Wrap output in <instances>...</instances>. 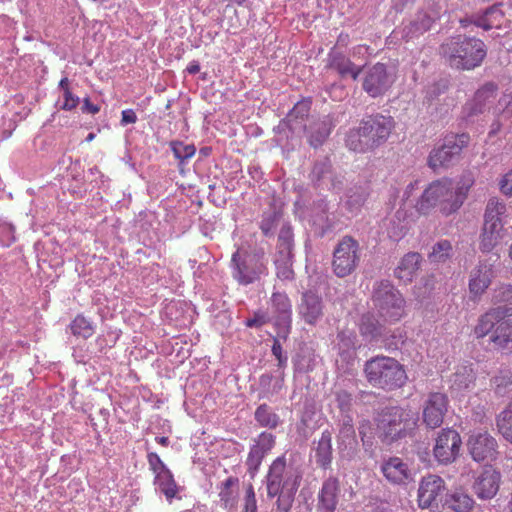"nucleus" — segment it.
<instances>
[{
  "label": "nucleus",
  "instance_id": "1",
  "mask_svg": "<svg viewBox=\"0 0 512 512\" xmlns=\"http://www.w3.org/2000/svg\"><path fill=\"white\" fill-rule=\"evenodd\" d=\"M473 179L463 177L456 186L450 178L432 181L418 198L415 209L421 215H430L433 211L448 217L455 214L468 197Z\"/></svg>",
  "mask_w": 512,
  "mask_h": 512
},
{
  "label": "nucleus",
  "instance_id": "2",
  "mask_svg": "<svg viewBox=\"0 0 512 512\" xmlns=\"http://www.w3.org/2000/svg\"><path fill=\"white\" fill-rule=\"evenodd\" d=\"M301 479L302 475L297 469L287 468L284 455L271 463L266 475V488L269 498L278 497L277 512H290Z\"/></svg>",
  "mask_w": 512,
  "mask_h": 512
},
{
  "label": "nucleus",
  "instance_id": "3",
  "mask_svg": "<svg viewBox=\"0 0 512 512\" xmlns=\"http://www.w3.org/2000/svg\"><path fill=\"white\" fill-rule=\"evenodd\" d=\"M472 332L478 340L488 337L489 344L495 350L512 348V308H489L479 316Z\"/></svg>",
  "mask_w": 512,
  "mask_h": 512
},
{
  "label": "nucleus",
  "instance_id": "4",
  "mask_svg": "<svg viewBox=\"0 0 512 512\" xmlns=\"http://www.w3.org/2000/svg\"><path fill=\"white\" fill-rule=\"evenodd\" d=\"M395 127L391 116L370 115L360 122L357 129L349 131L347 147L355 152H367L386 142Z\"/></svg>",
  "mask_w": 512,
  "mask_h": 512
},
{
  "label": "nucleus",
  "instance_id": "5",
  "mask_svg": "<svg viewBox=\"0 0 512 512\" xmlns=\"http://www.w3.org/2000/svg\"><path fill=\"white\" fill-rule=\"evenodd\" d=\"M441 53L451 68L472 70L486 57V46L480 39L458 35L441 45Z\"/></svg>",
  "mask_w": 512,
  "mask_h": 512
},
{
  "label": "nucleus",
  "instance_id": "6",
  "mask_svg": "<svg viewBox=\"0 0 512 512\" xmlns=\"http://www.w3.org/2000/svg\"><path fill=\"white\" fill-rule=\"evenodd\" d=\"M364 374L370 385L386 391L403 387L408 379L404 366L395 358L384 355L366 361Z\"/></svg>",
  "mask_w": 512,
  "mask_h": 512
},
{
  "label": "nucleus",
  "instance_id": "7",
  "mask_svg": "<svg viewBox=\"0 0 512 512\" xmlns=\"http://www.w3.org/2000/svg\"><path fill=\"white\" fill-rule=\"evenodd\" d=\"M507 206L497 198H491L485 209L484 223L480 234L479 248L483 253L491 252L508 235Z\"/></svg>",
  "mask_w": 512,
  "mask_h": 512
},
{
  "label": "nucleus",
  "instance_id": "8",
  "mask_svg": "<svg viewBox=\"0 0 512 512\" xmlns=\"http://www.w3.org/2000/svg\"><path fill=\"white\" fill-rule=\"evenodd\" d=\"M418 416L409 407H389L378 419L383 441L392 442L411 435L417 427Z\"/></svg>",
  "mask_w": 512,
  "mask_h": 512
},
{
  "label": "nucleus",
  "instance_id": "9",
  "mask_svg": "<svg viewBox=\"0 0 512 512\" xmlns=\"http://www.w3.org/2000/svg\"><path fill=\"white\" fill-rule=\"evenodd\" d=\"M372 302L379 318L394 324L405 316V299L389 281H381L374 287Z\"/></svg>",
  "mask_w": 512,
  "mask_h": 512
},
{
  "label": "nucleus",
  "instance_id": "10",
  "mask_svg": "<svg viewBox=\"0 0 512 512\" xmlns=\"http://www.w3.org/2000/svg\"><path fill=\"white\" fill-rule=\"evenodd\" d=\"M233 277L241 285H248L258 281L263 275L268 274L267 265L262 255L244 254L239 249L231 258Z\"/></svg>",
  "mask_w": 512,
  "mask_h": 512
},
{
  "label": "nucleus",
  "instance_id": "11",
  "mask_svg": "<svg viewBox=\"0 0 512 512\" xmlns=\"http://www.w3.org/2000/svg\"><path fill=\"white\" fill-rule=\"evenodd\" d=\"M360 248L358 242L351 236L343 237L333 253L332 267L338 277L350 275L358 266Z\"/></svg>",
  "mask_w": 512,
  "mask_h": 512
},
{
  "label": "nucleus",
  "instance_id": "12",
  "mask_svg": "<svg viewBox=\"0 0 512 512\" xmlns=\"http://www.w3.org/2000/svg\"><path fill=\"white\" fill-rule=\"evenodd\" d=\"M469 453L474 461H493L498 455L496 439L487 431L473 432L467 441Z\"/></svg>",
  "mask_w": 512,
  "mask_h": 512
},
{
  "label": "nucleus",
  "instance_id": "13",
  "mask_svg": "<svg viewBox=\"0 0 512 512\" xmlns=\"http://www.w3.org/2000/svg\"><path fill=\"white\" fill-rule=\"evenodd\" d=\"M449 399L441 392H431L423 404L422 419L424 424L435 429L442 425L448 411Z\"/></svg>",
  "mask_w": 512,
  "mask_h": 512
},
{
  "label": "nucleus",
  "instance_id": "14",
  "mask_svg": "<svg viewBox=\"0 0 512 512\" xmlns=\"http://www.w3.org/2000/svg\"><path fill=\"white\" fill-rule=\"evenodd\" d=\"M501 479V473L496 468L491 465L484 466L474 479L473 492L480 500H490L497 495Z\"/></svg>",
  "mask_w": 512,
  "mask_h": 512
},
{
  "label": "nucleus",
  "instance_id": "15",
  "mask_svg": "<svg viewBox=\"0 0 512 512\" xmlns=\"http://www.w3.org/2000/svg\"><path fill=\"white\" fill-rule=\"evenodd\" d=\"M461 444V437L456 430L443 429L436 438L434 456L440 463H451L458 456Z\"/></svg>",
  "mask_w": 512,
  "mask_h": 512
},
{
  "label": "nucleus",
  "instance_id": "16",
  "mask_svg": "<svg viewBox=\"0 0 512 512\" xmlns=\"http://www.w3.org/2000/svg\"><path fill=\"white\" fill-rule=\"evenodd\" d=\"M393 84V80L383 63H376L366 73L363 80V90L371 97L376 98L385 94Z\"/></svg>",
  "mask_w": 512,
  "mask_h": 512
},
{
  "label": "nucleus",
  "instance_id": "17",
  "mask_svg": "<svg viewBox=\"0 0 512 512\" xmlns=\"http://www.w3.org/2000/svg\"><path fill=\"white\" fill-rule=\"evenodd\" d=\"M275 445V436L268 432H261L254 440L246 459L247 471L254 477L264 459Z\"/></svg>",
  "mask_w": 512,
  "mask_h": 512
},
{
  "label": "nucleus",
  "instance_id": "18",
  "mask_svg": "<svg viewBox=\"0 0 512 512\" xmlns=\"http://www.w3.org/2000/svg\"><path fill=\"white\" fill-rule=\"evenodd\" d=\"M445 490L444 480L437 475L424 477L418 489V504L422 509L437 505L438 498Z\"/></svg>",
  "mask_w": 512,
  "mask_h": 512
},
{
  "label": "nucleus",
  "instance_id": "19",
  "mask_svg": "<svg viewBox=\"0 0 512 512\" xmlns=\"http://www.w3.org/2000/svg\"><path fill=\"white\" fill-rule=\"evenodd\" d=\"M494 270L491 264L480 262L470 272L468 288L472 299L480 298L492 283Z\"/></svg>",
  "mask_w": 512,
  "mask_h": 512
},
{
  "label": "nucleus",
  "instance_id": "20",
  "mask_svg": "<svg viewBox=\"0 0 512 512\" xmlns=\"http://www.w3.org/2000/svg\"><path fill=\"white\" fill-rule=\"evenodd\" d=\"M381 472L391 484L406 485L413 480L409 465L400 457H390L381 466Z\"/></svg>",
  "mask_w": 512,
  "mask_h": 512
},
{
  "label": "nucleus",
  "instance_id": "21",
  "mask_svg": "<svg viewBox=\"0 0 512 512\" xmlns=\"http://www.w3.org/2000/svg\"><path fill=\"white\" fill-rule=\"evenodd\" d=\"M340 486L337 478L330 477L323 482L318 493V511L319 512H335Z\"/></svg>",
  "mask_w": 512,
  "mask_h": 512
},
{
  "label": "nucleus",
  "instance_id": "22",
  "mask_svg": "<svg viewBox=\"0 0 512 512\" xmlns=\"http://www.w3.org/2000/svg\"><path fill=\"white\" fill-rule=\"evenodd\" d=\"M299 314L307 324L314 325L323 315L321 297L312 291L303 293Z\"/></svg>",
  "mask_w": 512,
  "mask_h": 512
},
{
  "label": "nucleus",
  "instance_id": "23",
  "mask_svg": "<svg viewBox=\"0 0 512 512\" xmlns=\"http://www.w3.org/2000/svg\"><path fill=\"white\" fill-rule=\"evenodd\" d=\"M337 445L343 457L351 458L356 455L358 440L351 419L343 422L337 437Z\"/></svg>",
  "mask_w": 512,
  "mask_h": 512
},
{
  "label": "nucleus",
  "instance_id": "24",
  "mask_svg": "<svg viewBox=\"0 0 512 512\" xmlns=\"http://www.w3.org/2000/svg\"><path fill=\"white\" fill-rule=\"evenodd\" d=\"M497 87L493 83H487L480 88L474 95L471 102L467 103L465 110L468 116L482 113L487 104L493 102L496 98Z\"/></svg>",
  "mask_w": 512,
  "mask_h": 512
},
{
  "label": "nucleus",
  "instance_id": "25",
  "mask_svg": "<svg viewBox=\"0 0 512 512\" xmlns=\"http://www.w3.org/2000/svg\"><path fill=\"white\" fill-rule=\"evenodd\" d=\"M421 255L417 252L405 254L396 267L395 277L404 283L411 282L420 268Z\"/></svg>",
  "mask_w": 512,
  "mask_h": 512
},
{
  "label": "nucleus",
  "instance_id": "26",
  "mask_svg": "<svg viewBox=\"0 0 512 512\" xmlns=\"http://www.w3.org/2000/svg\"><path fill=\"white\" fill-rule=\"evenodd\" d=\"M272 312L275 315L277 325H290L292 316V304L285 293L274 292L271 296Z\"/></svg>",
  "mask_w": 512,
  "mask_h": 512
},
{
  "label": "nucleus",
  "instance_id": "27",
  "mask_svg": "<svg viewBox=\"0 0 512 512\" xmlns=\"http://www.w3.org/2000/svg\"><path fill=\"white\" fill-rule=\"evenodd\" d=\"M501 6V4L494 5L487 9L483 16L477 17L474 25L483 28L484 30H490L493 28L500 29L502 27H506L509 23V20L505 17Z\"/></svg>",
  "mask_w": 512,
  "mask_h": 512
},
{
  "label": "nucleus",
  "instance_id": "28",
  "mask_svg": "<svg viewBox=\"0 0 512 512\" xmlns=\"http://www.w3.org/2000/svg\"><path fill=\"white\" fill-rule=\"evenodd\" d=\"M329 67L337 71L341 77L351 76L354 80L358 78L362 70L340 53H330Z\"/></svg>",
  "mask_w": 512,
  "mask_h": 512
},
{
  "label": "nucleus",
  "instance_id": "29",
  "mask_svg": "<svg viewBox=\"0 0 512 512\" xmlns=\"http://www.w3.org/2000/svg\"><path fill=\"white\" fill-rule=\"evenodd\" d=\"M316 463L323 469L330 467L332 462V436L329 431H324L316 448Z\"/></svg>",
  "mask_w": 512,
  "mask_h": 512
},
{
  "label": "nucleus",
  "instance_id": "30",
  "mask_svg": "<svg viewBox=\"0 0 512 512\" xmlns=\"http://www.w3.org/2000/svg\"><path fill=\"white\" fill-rule=\"evenodd\" d=\"M446 505L454 512H470L474 508V499L462 490H456L447 495Z\"/></svg>",
  "mask_w": 512,
  "mask_h": 512
},
{
  "label": "nucleus",
  "instance_id": "31",
  "mask_svg": "<svg viewBox=\"0 0 512 512\" xmlns=\"http://www.w3.org/2000/svg\"><path fill=\"white\" fill-rule=\"evenodd\" d=\"M382 324L374 315L367 313L361 317L359 324L360 334L369 341L378 340L382 336Z\"/></svg>",
  "mask_w": 512,
  "mask_h": 512
},
{
  "label": "nucleus",
  "instance_id": "32",
  "mask_svg": "<svg viewBox=\"0 0 512 512\" xmlns=\"http://www.w3.org/2000/svg\"><path fill=\"white\" fill-rule=\"evenodd\" d=\"M293 248V234L289 227H283L279 233L277 240V256L278 263L291 261Z\"/></svg>",
  "mask_w": 512,
  "mask_h": 512
},
{
  "label": "nucleus",
  "instance_id": "33",
  "mask_svg": "<svg viewBox=\"0 0 512 512\" xmlns=\"http://www.w3.org/2000/svg\"><path fill=\"white\" fill-rule=\"evenodd\" d=\"M476 373L471 365H464L457 369L453 375V387L457 390H467L474 387Z\"/></svg>",
  "mask_w": 512,
  "mask_h": 512
},
{
  "label": "nucleus",
  "instance_id": "34",
  "mask_svg": "<svg viewBox=\"0 0 512 512\" xmlns=\"http://www.w3.org/2000/svg\"><path fill=\"white\" fill-rule=\"evenodd\" d=\"M254 417L259 426L268 429H275L280 424V417L268 404L259 405L254 413Z\"/></svg>",
  "mask_w": 512,
  "mask_h": 512
},
{
  "label": "nucleus",
  "instance_id": "35",
  "mask_svg": "<svg viewBox=\"0 0 512 512\" xmlns=\"http://www.w3.org/2000/svg\"><path fill=\"white\" fill-rule=\"evenodd\" d=\"M470 141V136L466 133L451 134L444 138L446 149L453 160L459 158L463 148L467 147Z\"/></svg>",
  "mask_w": 512,
  "mask_h": 512
},
{
  "label": "nucleus",
  "instance_id": "36",
  "mask_svg": "<svg viewBox=\"0 0 512 512\" xmlns=\"http://www.w3.org/2000/svg\"><path fill=\"white\" fill-rule=\"evenodd\" d=\"M470 141V136L466 133L451 134L444 138L446 149L453 160L459 158L463 148L467 147Z\"/></svg>",
  "mask_w": 512,
  "mask_h": 512
},
{
  "label": "nucleus",
  "instance_id": "37",
  "mask_svg": "<svg viewBox=\"0 0 512 512\" xmlns=\"http://www.w3.org/2000/svg\"><path fill=\"white\" fill-rule=\"evenodd\" d=\"M155 484L169 501H171L178 492L177 484L170 470L155 476Z\"/></svg>",
  "mask_w": 512,
  "mask_h": 512
},
{
  "label": "nucleus",
  "instance_id": "38",
  "mask_svg": "<svg viewBox=\"0 0 512 512\" xmlns=\"http://www.w3.org/2000/svg\"><path fill=\"white\" fill-rule=\"evenodd\" d=\"M496 425L503 438L512 444V403L499 413Z\"/></svg>",
  "mask_w": 512,
  "mask_h": 512
},
{
  "label": "nucleus",
  "instance_id": "39",
  "mask_svg": "<svg viewBox=\"0 0 512 512\" xmlns=\"http://www.w3.org/2000/svg\"><path fill=\"white\" fill-rule=\"evenodd\" d=\"M453 161V158L450 156L449 152L446 149L445 142H443V144L440 147L435 148L430 152L428 158V165L433 170H436L438 168L448 167L453 163Z\"/></svg>",
  "mask_w": 512,
  "mask_h": 512
},
{
  "label": "nucleus",
  "instance_id": "40",
  "mask_svg": "<svg viewBox=\"0 0 512 512\" xmlns=\"http://www.w3.org/2000/svg\"><path fill=\"white\" fill-rule=\"evenodd\" d=\"M70 329L74 336L84 339H88L94 334L93 323L82 314H78L72 320Z\"/></svg>",
  "mask_w": 512,
  "mask_h": 512
},
{
  "label": "nucleus",
  "instance_id": "41",
  "mask_svg": "<svg viewBox=\"0 0 512 512\" xmlns=\"http://www.w3.org/2000/svg\"><path fill=\"white\" fill-rule=\"evenodd\" d=\"M491 387L495 394L504 396L512 387V371L509 369L500 370L497 375L492 377Z\"/></svg>",
  "mask_w": 512,
  "mask_h": 512
},
{
  "label": "nucleus",
  "instance_id": "42",
  "mask_svg": "<svg viewBox=\"0 0 512 512\" xmlns=\"http://www.w3.org/2000/svg\"><path fill=\"white\" fill-rule=\"evenodd\" d=\"M453 247L449 240H440L433 247L428 258L430 262L442 263L452 255Z\"/></svg>",
  "mask_w": 512,
  "mask_h": 512
},
{
  "label": "nucleus",
  "instance_id": "43",
  "mask_svg": "<svg viewBox=\"0 0 512 512\" xmlns=\"http://www.w3.org/2000/svg\"><path fill=\"white\" fill-rule=\"evenodd\" d=\"M238 484V479L228 477L221 485L219 498L225 507L233 506L236 499V491L234 487Z\"/></svg>",
  "mask_w": 512,
  "mask_h": 512
},
{
  "label": "nucleus",
  "instance_id": "44",
  "mask_svg": "<svg viewBox=\"0 0 512 512\" xmlns=\"http://www.w3.org/2000/svg\"><path fill=\"white\" fill-rule=\"evenodd\" d=\"M312 131L309 136V143L313 147H318L326 140L330 134V127L326 122L318 121L311 127Z\"/></svg>",
  "mask_w": 512,
  "mask_h": 512
},
{
  "label": "nucleus",
  "instance_id": "45",
  "mask_svg": "<svg viewBox=\"0 0 512 512\" xmlns=\"http://www.w3.org/2000/svg\"><path fill=\"white\" fill-rule=\"evenodd\" d=\"M437 18L438 15L431 16L426 12L418 13L416 19L411 23L410 32L422 34L428 31Z\"/></svg>",
  "mask_w": 512,
  "mask_h": 512
},
{
  "label": "nucleus",
  "instance_id": "46",
  "mask_svg": "<svg viewBox=\"0 0 512 512\" xmlns=\"http://www.w3.org/2000/svg\"><path fill=\"white\" fill-rule=\"evenodd\" d=\"M171 149L175 158L182 162L193 157L196 153V148L193 144H184L179 141L172 142Z\"/></svg>",
  "mask_w": 512,
  "mask_h": 512
},
{
  "label": "nucleus",
  "instance_id": "47",
  "mask_svg": "<svg viewBox=\"0 0 512 512\" xmlns=\"http://www.w3.org/2000/svg\"><path fill=\"white\" fill-rule=\"evenodd\" d=\"M311 109V101L310 100H301L297 102L292 110L287 115V120L289 123H292L294 120H304Z\"/></svg>",
  "mask_w": 512,
  "mask_h": 512
},
{
  "label": "nucleus",
  "instance_id": "48",
  "mask_svg": "<svg viewBox=\"0 0 512 512\" xmlns=\"http://www.w3.org/2000/svg\"><path fill=\"white\" fill-rule=\"evenodd\" d=\"M495 303H504L512 301V284H500L493 293Z\"/></svg>",
  "mask_w": 512,
  "mask_h": 512
},
{
  "label": "nucleus",
  "instance_id": "49",
  "mask_svg": "<svg viewBox=\"0 0 512 512\" xmlns=\"http://www.w3.org/2000/svg\"><path fill=\"white\" fill-rule=\"evenodd\" d=\"M147 461L149 464L150 470L153 472L155 476L169 470L166 465L163 463L159 455L155 452H149L147 454Z\"/></svg>",
  "mask_w": 512,
  "mask_h": 512
},
{
  "label": "nucleus",
  "instance_id": "50",
  "mask_svg": "<svg viewBox=\"0 0 512 512\" xmlns=\"http://www.w3.org/2000/svg\"><path fill=\"white\" fill-rule=\"evenodd\" d=\"M366 201V195L364 192H355L349 195L347 200L348 209L353 212L358 210Z\"/></svg>",
  "mask_w": 512,
  "mask_h": 512
},
{
  "label": "nucleus",
  "instance_id": "51",
  "mask_svg": "<svg viewBox=\"0 0 512 512\" xmlns=\"http://www.w3.org/2000/svg\"><path fill=\"white\" fill-rule=\"evenodd\" d=\"M244 511L257 512L255 491L252 484H249L246 488Z\"/></svg>",
  "mask_w": 512,
  "mask_h": 512
},
{
  "label": "nucleus",
  "instance_id": "52",
  "mask_svg": "<svg viewBox=\"0 0 512 512\" xmlns=\"http://www.w3.org/2000/svg\"><path fill=\"white\" fill-rule=\"evenodd\" d=\"M80 99L74 95L72 91H66L63 93V103L61 105L62 110L71 111L79 105Z\"/></svg>",
  "mask_w": 512,
  "mask_h": 512
},
{
  "label": "nucleus",
  "instance_id": "53",
  "mask_svg": "<svg viewBox=\"0 0 512 512\" xmlns=\"http://www.w3.org/2000/svg\"><path fill=\"white\" fill-rule=\"evenodd\" d=\"M275 265L277 268V276L279 278H281V279H292L293 278V270L291 269V261L278 263V259H275Z\"/></svg>",
  "mask_w": 512,
  "mask_h": 512
},
{
  "label": "nucleus",
  "instance_id": "54",
  "mask_svg": "<svg viewBox=\"0 0 512 512\" xmlns=\"http://www.w3.org/2000/svg\"><path fill=\"white\" fill-rule=\"evenodd\" d=\"M499 187L504 195L512 196V169L501 178Z\"/></svg>",
  "mask_w": 512,
  "mask_h": 512
},
{
  "label": "nucleus",
  "instance_id": "55",
  "mask_svg": "<svg viewBox=\"0 0 512 512\" xmlns=\"http://www.w3.org/2000/svg\"><path fill=\"white\" fill-rule=\"evenodd\" d=\"M358 430L363 445H366L369 442V439L371 438L369 435L372 434V424L368 420H363L362 422H360Z\"/></svg>",
  "mask_w": 512,
  "mask_h": 512
},
{
  "label": "nucleus",
  "instance_id": "56",
  "mask_svg": "<svg viewBox=\"0 0 512 512\" xmlns=\"http://www.w3.org/2000/svg\"><path fill=\"white\" fill-rule=\"evenodd\" d=\"M268 322L267 316L264 313L257 312L253 318L247 319V327H261Z\"/></svg>",
  "mask_w": 512,
  "mask_h": 512
},
{
  "label": "nucleus",
  "instance_id": "57",
  "mask_svg": "<svg viewBox=\"0 0 512 512\" xmlns=\"http://www.w3.org/2000/svg\"><path fill=\"white\" fill-rule=\"evenodd\" d=\"M137 121V115L132 109L123 110L121 113V124H134Z\"/></svg>",
  "mask_w": 512,
  "mask_h": 512
},
{
  "label": "nucleus",
  "instance_id": "58",
  "mask_svg": "<svg viewBox=\"0 0 512 512\" xmlns=\"http://www.w3.org/2000/svg\"><path fill=\"white\" fill-rule=\"evenodd\" d=\"M272 353L277 358L279 366H283L287 358L282 354V346L278 340H275L272 346Z\"/></svg>",
  "mask_w": 512,
  "mask_h": 512
},
{
  "label": "nucleus",
  "instance_id": "59",
  "mask_svg": "<svg viewBox=\"0 0 512 512\" xmlns=\"http://www.w3.org/2000/svg\"><path fill=\"white\" fill-rule=\"evenodd\" d=\"M82 111L91 114H97L100 111V107L91 103L89 98H85L83 101Z\"/></svg>",
  "mask_w": 512,
  "mask_h": 512
},
{
  "label": "nucleus",
  "instance_id": "60",
  "mask_svg": "<svg viewBox=\"0 0 512 512\" xmlns=\"http://www.w3.org/2000/svg\"><path fill=\"white\" fill-rule=\"evenodd\" d=\"M186 71L189 73V74H197L199 71H200V64L198 61L196 60H193L191 61L187 67H186Z\"/></svg>",
  "mask_w": 512,
  "mask_h": 512
},
{
  "label": "nucleus",
  "instance_id": "61",
  "mask_svg": "<svg viewBox=\"0 0 512 512\" xmlns=\"http://www.w3.org/2000/svg\"><path fill=\"white\" fill-rule=\"evenodd\" d=\"M348 43H349V34L341 32L337 38V45L345 47L348 45Z\"/></svg>",
  "mask_w": 512,
  "mask_h": 512
},
{
  "label": "nucleus",
  "instance_id": "62",
  "mask_svg": "<svg viewBox=\"0 0 512 512\" xmlns=\"http://www.w3.org/2000/svg\"><path fill=\"white\" fill-rule=\"evenodd\" d=\"M59 87L63 90V93L66 91H71L69 79L67 77L62 78L59 82Z\"/></svg>",
  "mask_w": 512,
  "mask_h": 512
},
{
  "label": "nucleus",
  "instance_id": "63",
  "mask_svg": "<svg viewBox=\"0 0 512 512\" xmlns=\"http://www.w3.org/2000/svg\"><path fill=\"white\" fill-rule=\"evenodd\" d=\"M155 441L161 446L167 447L169 445V438L166 436H158Z\"/></svg>",
  "mask_w": 512,
  "mask_h": 512
},
{
  "label": "nucleus",
  "instance_id": "64",
  "mask_svg": "<svg viewBox=\"0 0 512 512\" xmlns=\"http://www.w3.org/2000/svg\"><path fill=\"white\" fill-rule=\"evenodd\" d=\"M477 20V18L475 19H471V18H463V19H460V25L461 27L463 28H467L470 24H474V22Z\"/></svg>",
  "mask_w": 512,
  "mask_h": 512
}]
</instances>
